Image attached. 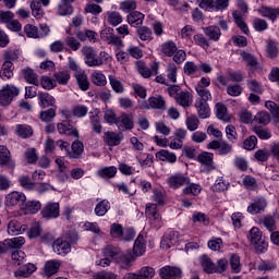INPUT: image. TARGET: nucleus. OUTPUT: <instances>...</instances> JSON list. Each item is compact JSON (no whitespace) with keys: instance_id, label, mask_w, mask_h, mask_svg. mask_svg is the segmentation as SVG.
I'll return each mask as SVG.
<instances>
[{"instance_id":"1","label":"nucleus","mask_w":279,"mask_h":279,"mask_svg":"<svg viewBox=\"0 0 279 279\" xmlns=\"http://www.w3.org/2000/svg\"><path fill=\"white\" fill-rule=\"evenodd\" d=\"M81 53L84 57V63L86 66L97 68L104 66V64L108 63V52L106 51H100L99 54H97L95 48L90 46H84L81 49Z\"/></svg>"},{"instance_id":"2","label":"nucleus","mask_w":279,"mask_h":279,"mask_svg":"<svg viewBox=\"0 0 279 279\" xmlns=\"http://www.w3.org/2000/svg\"><path fill=\"white\" fill-rule=\"evenodd\" d=\"M140 108L142 110H167V101H165V98L159 96H151L147 100H144L140 104Z\"/></svg>"},{"instance_id":"3","label":"nucleus","mask_w":279,"mask_h":279,"mask_svg":"<svg viewBox=\"0 0 279 279\" xmlns=\"http://www.w3.org/2000/svg\"><path fill=\"white\" fill-rule=\"evenodd\" d=\"M100 38L104 43L112 45L113 47H117V49H121L123 47V40L114 34V28L112 27H106L102 29L100 32Z\"/></svg>"},{"instance_id":"4","label":"nucleus","mask_w":279,"mask_h":279,"mask_svg":"<svg viewBox=\"0 0 279 279\" xmlns=\"http://www.w3.org/2000/svg\"><path fill=\"white\" fill-rule=\"evenodd\" d=\"M167 184L170 189H173V191H178V189L191 184V178L182 173H174L167 179Z\"/></svg>"},{"instance_id":"5","label":"nucleus","mask_w":279,"mask_h":279,"mask_svg":"<svg viewBox=\"0 0 279 279\" xmlns=\"http://www.w3.org/2000/svg\"><path fill=\"white\" fill-rule=\"evenodd\" d=\"M25 202H27V197L22 192H11L5 196L4 204L5 206L14 207L19 206L20 208H23L25 205Z\"/></svg>"},{"instance_id":"6","label":"nucleus","mask_w":279,"mask_h":279,"mask_svg":"<svg viewBox=\"0 0 279 279\" xmlns=\"http://www.w3.org/2000/svg\"><path fill=\"white\" fill-rule=\"evenodd\" d=\"M19 88L13 85H7L3 89L0 90V104L1 106H10L14 97H17Z\"/></svg>"},{"instance_id":"7","label":"nucleus","mask_w":279,"mask_h":279,"mask_svg":"<svg viewBox=\"0 0 279 279\" xmlns=\"http://www.w3.org/2000/svg\"><path fill=\"white\" fill-rule=\"evenodd\" d=\"M57 130L59 134H63L64 136H73L74 138H80V132L69 120H63L62 122L57 124Z\"/></svg>"},{"instance_id":"8","label":"nucleus","mask_w":279,"mask_h":279,"mask_svg":"<svg viewBox=\"0 0 279 279\" xmlns=\"http://www.w3.org/2000/svg\"><path fill=\"white\" fill-rule=\"evenodd\" d=\"M41 217L44 219H58L60 217V203H47L41 209Z\"/></svg>"},{"instance_id":"9","label":"nucleus","mask_w":279,"mask_h":279,"mask_svg":"<svg viewBox=\"0 0 279 279\" xmlns=\"http://www.w3.org/2000/svg\"><path fill=\"white\" fill-rule=\"evenodd\" d=\"M159 276L161 279H178L182 276V270L173 266H165L160 268Z\"/></svg>"},{"instance_id":"10","label":"nucleus","mask_w":279,"mask_h":279,"mask_svg":"<svg viewBox=\"0 0 279 279\" xmlns=\"http://www.w3.org/2000/svg\"><path fill=\"white\" fill-rule=\"evenodd\" d=\"M116 125L117 128H119V130H122L123 132L128 130H134V117L128 113H122L118 118V122Z\"/></svg>"},{"instance_id":"11","label":"nucleus","mask_w":279,"mask_h":279,"mask_svg":"<svg viewBox=\"0 0 279 279\" xmlns=\"http://www.w3.org/2000/svg\"><path fill=\"white\" fill-rule=\"evenodd\" d=\"M104 141L108 147H117L118 145H121V141H123V133L108 131L104 135Z\"/></svg>"},{"instance_id":"12","label":"nucleus","mask_w":279,"mask_h":279,"mask_svg":"<svg viewBox=\"0 0 279 279\" xmlns=\"http://www.w3.org/2000/svg\"><path fill=\"white\" fill-rule=\"evenodd\" d=\"M265 208H267V199H265V197H257L247 207V213H250V215H258V213H263Z\"/></svg>"},{"instance_id":"13","label":"nucleus","mask_w":279,"mask_h":279,"mask_svg":"<svg viewBox=\"0 0 279 279\" xmlns=\"http://www.w3.org/2000/svg\"><path fill=\"white\" fill-rule=\"evenodd\" d=\"M0 167H8V169H14L15 167L12 157H10V150L3 145L0 146Z\"/></svg>"},{"instance_id":"14","label":"nucleus","mask_w":279,"mask_h":279,"mask_svg":"<svg viewBox=\"0 0 279 279\" xmlns=\"http://www.w3.org/2000/svg\"><path fill=\"white\" fill-rule=\"evenodd\" d=\"M155 158L161 162H169L170 165L178 162V156H175V153L169 151L167 149H160L157 151Z\"/></svg>"},{"instance_id":"15","label":"nucleus","mask_w":279,"mask_h":279,"mask_svg":"<svg viewBox=\"0 0 279 279\" xmlns=\"http://www.w3.org/2000/svg\"><path fill=\"white\" fill-rule=\"evenodd\" d=\"M126 21L131 27H137L138 29L143 25V21H145V14L140 11H133L128 15Z\"/></svg>"},{"instance_id":"16","label":"nucleus","mask_w":279,"mask_h":279,"mask_svg":"<svg viewBox=\"0 0 279 279\" xmlns=\"http://www.w3.org/2000/svg\"><path fill=\"white\" fill-rule=\"evenodd\" d=\"M205 36H207L208 40H213V43H219V38H221V28L216 25H210L203 28Z\"/></svg>"},{"instance_id":"17","label":"nucleus","mask_w":279,"mask_h":279,"mask_svg":"<svg viewBox=\"0 0 279 279\" xmlns=\"http://www.w3.org/2000/svg\"><path fill=\"white\" fill-rule=\"evenodd\" d=\"M137 71L141 73L144 77H151V75H158V64H154L151 66V70L147 68L145 62L143 61H137L136 62Z\"/></svg>"},{"instance_id":"18","label":"nucleus","mask_w":279,"mask_h":279,"mask_svg":"<svg viewBox=\"0 0 279 279\" xmlns=\"http://www.w3.org/2000/svg\"><path fill=\"white\" fill-rule=\"evenodd\" d=\"M102 254L106 258H109L117 263V259L121 258L122 251L118 246L107 245L102 248Z\"/></svg>"},{"instance_id":"19","label":"nucleus","mask_w":279,"mask_h":279,"mask_svg":"<svg viewBox=\"0 0 279 279\" xmlns=\"http://www.w3.org/2000/svg\"><path fill=\"white\" fill-rule=\"evenodd\" d=\"M40 108H49L56 106V98L49 93L39 92L37 94Z\"/></svg>"},{"instance_id":"20","label":"nucleus","mask_w":279,"mask_h":279,"mask_svg":"<svg viewBox=\"0 0 279 279\" xmlns=\"http://www.w3.org/2000/svg\"><path fill=\"white\" fill-rule=\"evenodd\" d=\"M34 271H36V265L34 264H25L22 267H20L15 272L14 276L15 278H29V276H32V274H34Z\"/></svg>"},{"instance_id":"21","label":"nucleus","mask_w":279,"mask_h":279,"mask_svg":"<svg viewBox=\"0 0 279 279\" xmlns=\"http://www.w3.org/2000/svg\"><path fill=\"white\" fill-rule=\"evenodd\" d=\"M22 76L28 84H33V86H40V82L38 81V74L34 72L31 68H24L21 71Z\"/></svg>"},{"instance_id":"22","label":"nucleus","mask_w":279,"mask_h":279,"mask_svg":"<svg viewBox=\"0 0 279 279\" xmlns=\"http://www.w3.org/2000/svg\"><path fill=\"white\" fill-rule=\"evenodd\" d=\"M145 250H147V245L145 244V236L143 233H140L133 245V253L135 256H143L145 254Z\"/></svg>"},{"instance_id":"23","label":"nucleus","mask_w":279,"mask_h":279,"mask_svg":"<svg viewBox=\"0 0 279 279\" xmlns=\"http://www.w3.org/2000/svg\"><path fill=\"white\" fill-rule=\"evenodd\" d=\"M72 153H68V156L72 159H78L82 158V155L84 154V143H82L80 140H75L71 145Z\"/></svg>"},{"instance_id":"24","label":"nucleus","mask_w":279,"mask_h":279,"mask_svg":"<svg viewBox=\"0 0 279 279\" xmlns=\"http://www.w3.org/2000/svg\"><path fill=\"white\" fill-rule=\"evenodd\" d=\"M52 248L56 254H59V255L69 254L71 250V244H69V242L62 239H58L53 242Z\"/></svg>"},{"instance_id":"25","label":"nucleus","mask_w":279,"mask_h":279,"mask_svg":"<svg viewBox=\"0 0 279 279\" xmlns=\"http://www.w3.org/2000/svg\"><path fill=\"white\" fill-rule=\"evenodd\" d=\"M0 77L4 81L14 77V63L4 61L0 70Z\"/></svg>"},{"instance_id":"26","label":"nucleus","mask_w":279,"mask_h":279,"mask_svg":"<svg viewBox=\"0 0 279 279\" xmlns=\"http://www.w3.org/2000/svg\"><path fill=\"white\" fill-rule=\"evenodd\" d=\"M195 90L199 96V98L196 99L195 102L208 104V101L213 99V95L210 94V90L206 89V87H204L203 85H196Z\"/></svg>"},{"instance_id":"27","label":"nucleus","mask_w":279,"mask_h":279,"mask_svg":"<svg viewBox=\"0 0 279 279\" xmlns=\"http://www.w3.org/2000/svg\"><path fill=\"white\" fill-rule=\"evenodd\" d=\"M175 243H178V232L175 231L168 232L161 240V246L166 247V250L173 247Z\"/></svg>"},{"instance_id":"28","label":"nucleus","mask_w":279,"mask_h":279,"mask_svg":"<svg viewBox=\"0 0 279 279\" xmlns=\"http://www.w3.org/2000/svg\"><path fill=\"white\" fill-rule=\"evenodd\" d=\"M233 21L235 25L241 29L243 34L248 35L250 34V28L247 27V24L245 21H243V15L241 14L240 11H233L232 12Z\"/></svg>"},{"instance_id":"29","label":"nucleus","mask_w":279,"mask_h":279,"mask_svg":"<svg viewBox=\"0 0 279 279\" xmlns=\"http://www.w3.org/2000/svg\"><path fill=\"white\" fill-rule=\"evenodd\" d=\"M41 206L43 205L38 201H28L24 203L22 210H24L25 215H36V213L40 210Z\"/></svg>"},{"instance_id":"30","label":"nucleus","mask_w":279,"mask_h":279,"mask_svg":"<svg viewBox=\"0 0 279 279\" xmlns=\"http://www.w3.org/2000/svg\"><path fill=\"white\" fill-rule=\"evenodd\" d=\"M136 34L140 40H143L144 43L154 40V33L151 32V28L147 26H140L136 31Z\"/></svg>"},{"instance_id":"31","label":"nucleus","mask_w":279,"mask_h":279,"mask_svg":"<svg viewBox=\"0 0 279 279\" xmlns=\"http://www.w3.org/2000/svg\"><path fill=\"white\" fill-rule=\"evenodd\" d=\"M25 227L19 223V220L13 219L8 223V234L11 236H16L19 234H23Z\"/></svg>"},{"instance_id":"32","label":"nucleus","mask_w":279,"mask_h":279,"mask_svg":"<svg viewBox=\"0 0 279 279\" xmlns=\"http://www.w3.org/2000/svg\"><path fill=\"white\" fill-rule=\"evenodd\" d=\"M15 133L20 138H32L34 136V130L27 124H17Z\"/></svg>"},{"instance_id":"33","label":"nucleus","mask_w":279,"mask_h":279,"mask_svg":"<svg viewBox=\"0 0 279 279\" xmlns=\"http://www.w3.org/2000/svg\"><path fill=\"white\" fill-rule=\"evenodd\" d=\"M213 153L206 151L197 156L198 162H201V165H205V167H207V171H213V169H215V166H213Z\"/></svg>"},{"instance_id":"34","label":"nucleus","mask_w":279,"mask_h":279,"mask_svg":"<svg viewBox=\"0 0 279 279\" xmlns=\"http://www.w3.org/2000/svg\"><path fill=\"white\" fill-rule=\"evenodd\" d=\"M107 23L109 25H112V27H117L118 25H121L123 23V16L117 11H108Z\"/></svg>"},{"instance_id":"35","label":"nucleus","mask_w":279,"mask_h":279,"mask_svg":"<svg viewBox=\"0 0 279 279\" xmlns=\"http://www.w3.org/2000/svg\"><path fill=\"white\" fill-rule=\"evenodd\" d=\"M109 84L117 95H123L125 93V87L123 86V83L117 78L114 75H109L108 76Z\"/></svg>"},{"instance_id":"36","label":"nucleus","mask_w":279,"mask_h":279,"mask_svg":"<svg viewBox=\"0 0 279 279\" xmlns=\"http://www.w3.org/2000/svg\"><path fill=\"white\" fill-rule=\"evenodd\" d=\"M75 77L78 84V88H81L84 92L90 88V83L88 82V75L86 74V72H76Z\"/></svg>"},{"instance_id":"37","label":"nucleus","mask_w":279,"mask_h":279,"mask_svg":"<svg viewBox=\"0 0 279 279\" xmlns=\"http://www.w3.org/2000/svg\"><path fill=\"white\" fill-rule=\"evenodd\" d=\"M216 117L220 121H225V123H228L230 121V116L228 114V107L221 102L216 104Z\"/></svg>"},{"instance_id":"38","label":"nucleus","mask_w":279,"mask_h":279,"mask_svg":"<svg viewBox=\"0 0 279 279\" xmlns=\"http://www.w3.org/2000/svg\"><path fill=\"white\" fill-rule=\"evenodd\" d=\"M59 269H60V262L52 259V260H48L45 264L44 271L46 276L51 277L53 276V274H58Z\"/></svg>"},{"instance_id":"39","label":"nucleus","mask_w":279,"mask_h":279,"mask_svg":"<svg viewBox=\"0 0 279 279\" xmlns=\"http://www.w3.org/2000/svg\"><path fill=\"white\" fill-rule=\"evenodd\" d=\"M259 14H262V16L269 19L270 21H276V19H278L279 16V9H271L269 7H262L259 9Z\"/></svg>"},{"instance_id":"40","label":"nucleus","mask_w":279,"mask_h":279,"mask_svg":"<svg viewBox=\"0 0 279 279\" xmlns=\"http://www.w3.org/2000/svg\"><path fill=\"white\" fill-rule=\"evenodd\" d=\"M195 108L199 119H208V117H210V107L208 106V102H195Z\"/></svg>"},{"instance_id":"41","label":"nucleus","mask_w":279,"mask_h":279,"mask_svg":"<svg viewBox=\"0 0 279 279\" xmlns=\"http://www.w3.org/2000/svg\"><path fill=\"white\" fill-rule=\"evenodd\" d=\"M108 210H110V202L102 199L96 205L94 213L97 217H104Z\"/></svg>"},{"instance_id":"42","label":"nucleus","mask_w":279,"mask_h":279,"mask_svg":"<svg viewBox=\"0 0 279 279\" xmlns=\"http://www.w3.org/2000/svg\"><path fill=\"white\" fill-rule=\"evenodd\" d=\"M89 123L93 132L95 134H101V131L104 130V126L101 125V119L99 118V114H92L89 117Z\"/></svg>"},{"instance_id":"43","label":"nucleus","mask_w":279,"mask_h":279,"mask_svg":"<svg viewBox=\"0 0 279 279\" xmlns=\"http://www.w3.org/2000/svg\"><path fill=\"white\" fill-rule=\"evenodd\" d=\"M201 265L206 274H215V263L210 260L208 255L201 256Z\"/></svg>"},{"instance_id":"44","label":"nucleus","mask_w":279,"mask_h":279,"mask_svg":"<svg viewBox=\"0 0 279 279\" xmlns=\"http://www.w3.org/2000/svg\"><path fill=\"white\" fill-rule=\"evenodd\" d=\"M98 175L99 178H102L104 180H110L117 175V167L110 166V167H105L100 170H98Z\"/></svg>"},{"instance_id":"45","label":"nucleus","mask_w":279,"mask_h":279,"mask_svg":"<svg viewBox=\"0 0 279 279\" xmlns=\"http://www.w3.org/2000/svg\"><path fill=\"white\" fill-rule=\"evenodd\" d=\"M177 51H178V46L173 41H167L161 45V53H163V56H167L168 58H171V56H174Z\"/></svg>"},{"instance_id":"46","label":"nucleus","mask_w":279,"mask_h":279,"mask_svg":"<svg viewBox=\"0 0 279 279\" xmlns=\"http://www.w3.org/2000/svg\"><path fill=\"white\" fill-rule=\"evenodd\" d=\"M179 106L183 108H189L191 106V93L189 92H180L177 98H174Z\"/></svg>"},{"instance_id":"47","label":"nucleus","mask_w":279,"mask_h":279,"mask_svg":"<svg viewBox=\"0 0 279 279\" xmlns=\"http://www.w3.org/2000/svg\"><path fill=\"white\" fill-rule=\"evenodd\" d=\"M202 193V185L196 183H189L183 189V195H193L194 197H197Z\"/></svg>"},{"instance_id":"48","label":"nucleus","mask_w":279,"mask_h":279,"mask_svg":"<svg viewBox=\"0 0 279 279\" xmlns=\"http://www.w3.org/2000/svg\"><path fill=\"white\" fill-rule=\"evenodd\" d=\"M133 262L134 257L132 255H125L123 253H121L120 257L116 259V263H119L121 269H130Z\"/></svg>"},{"instance_id":"49","label":"nucleus","mask_w":279,"mask_h":279,"mask_svg":"<svg viewBox=\"0 0 279 279\" xmlns=\"http://www.w3.org/2000/svg\"><path fill=\"white\" fill-rule=\"evenodd\" d=\"M4 241L8 250H10V247L13 250H17L19 247H23V245H25V238L23 236L12 238Z\"/></svg>"},{"instance_id":"50","label":"nucleus","mask_w":279,"mask_h":279,"mask_svg":"<svg viewBox=\"0 0 279 279\" xmlns=\"http://www.w3.org/2000/svg\"><path fill=\"white\" fill-rule=\"evenodd\" d=\"M54 82H58L61 86H66L69 84V80H71V74L66 71L56 72L53 74Z\"/></svg>"},{"instance_id":"51","label":"nucleus","mask_w":279,"mask_h":279,"mask_svg":"<svg viewBox=\"0 0 279 279\" xmlns=\"http://www.w3.org/2000/svg\"><path fill=\"white\" fill-rule=\"evenodd\" d=\"M92 82L95 84V86H106L108 84V81L106 80V75L99 71H95L90 75Z\"/></svg>"},{"instance_id":"52","label":"nucleus","mask_w":279,"mask_h":279,"mask_svg":"<svg viewBox=\"0 0 279 279\" xmlns=\"http://www.w3.org/2000/svg\"><path fill=\"white\" fill-rule=\"evenodd\" d=\"M167 77L169 82L175 84L178 82V65L174 63H169L166 69Z\"/></svg>"},{"instance_id":"53","label":"nucleus","mask_w":279,"mask_h":279,"mask_svg":"<svg viewBox=\"0 0 279 279\" xmlns=\"http://www.w3.org/2000/svg\"><path fill=\"white\" fill-rule=\"evenodd\" d=\"M137 274L140 275L141 279H154L156 276V269L150 266H144L137 271Z\"/></svg>"},{"instance_id":"54","label":"nucleus","mask_w":279,"mask_h":279,"mask_svg":"<svg viewBox=\"0 0 279 279\" xmlns=\"http://www.w3.org/2000/svg\"><path fill=\"white\" fill-rule=\"evenodd\" d=\"M193 41L197 47H202V49H208V47H210V40L206 38L204 34L194 35Z\"/></svg>"},{"instance_id":"55","label":"nucleus","mask_w":279,"mask_h":279,"mask_svg":"<svg viewBox=\"0 0 279 279\" xmlns=\"http://www.w3.org/2000/svg\"><path fill=\"white\" fill-rule=\"evenodd\" d=\"M229 182H226L223 177H220L216 180L215 184L211 186L213 191L216 193H223V191H228Z\"/></svg>"},{"instance_id":"56","label":"nucleus","mask_w":279,"mask_h":279,"mask_svg":"<svg viewBox=\"0 0 279 279\" xmlns=\"http://www.w3.org/2000/svg\"><path fill=\"white\" fill-rule=\"evenodd\" d=\"M267 110H269L270 114H272L274 120L276 123L279 122V106L275 101L268 100L265 104Z\"/></svg>"},{"instance_id":"57","label":"nucleus","mask_w":279,"mask_h":279,"mask_svg":"<svg viewBox=\"0 0 279 279\" xmlns=\"http://www.w3.org/2000/svg\"><path fill=\"white\" fill-rule=\"evenodd\" d=\"M248 240L251 241L252 245L255 243H259V241H263V232L260 229L253 227L250 230Z\"/></svg>"},{"instance_id":"58","label":"nucleus","mask_w":279,"mask_h":279,"mask_svg":"<svg viewBox=\"0 0 279 279\" xmlns=\"http://www.w3.org/2000/svg\"><path fill=\"white\" fill-rule=\"evenodd\" d=\"M110 236L112 239H123V226L113 222L110 227Z\"/></svg>"},{"instance_id":"59","label":"nucleus","mask_w":279,"mask_h":279,"mask_svg":"<svg viewBox=\"0 0 279 279\" xmlns=\"http://www.w3.org/2000/svg\"><path fill=\"white\" fill-rule=\"evenodd\" d=\"M104 119L108 125H117L119 118H117V112L112 109H107L104 114Z\"/></svg>"},{"instance_id":"60","label":"nucleus","mask_w":279,"mask_h":279,"mask_svg":"<svg viewBox=\"0 0 279 279\" xmlns=\"http://www.w3.org/2000/svg\"><path fill=\"white\" fill-rule=\"evenodd\" d=\"M72 114L77 119H83V117H86L88 114V107L84 105H76L72 109Z\"/></svg>"},{"instance_id":"61","label":"nucleus","mask_w":279,"mask_h":279,"mask_svg":"<svg viewBox=\"0 0 279 279\" xmlns=\"http://www.w3.org/2000/svg\"><path fill=\"white\" fill-rule=\"evenodd\" d=\"M230 267L233 274L241 272V257L236 254L231 255L230 257Z\"/></svg>"},{"instance_id":"62","label":"nucleus","mask_w":279,"mask_h":279,"mask_svg":"<svg viewBox=\"0 0 279 279\" xmlns=\"http://www.w3.org/2000/svg\"><path fill=\"white\" fill-rule=\"evenodd\" d=\"M266 51L268 54V58H278V43L274 40H269L267 46H266Z\"/></svg>"},{"instance_id":"63","label":"nucleus","mask_w":279,"mask_h":279,"mask_svg":"<svg viewBox=\"0 0 279 279\" xmlns=\"http://www.w3.org/2000/svg\"><path fill=\"white\" fill-rule=\"evenodd\" d=\"M40 86L45 90H53V88H56L57 84H56V81H53V78H51L49 76H41Z\"/></svg>"},{"instance_id":"64","label":"nucleus","mask_w":279,"mask_h":279,"mask_svg":"<svg viewBox=\"0 0 279 279\" xmlns=\"http://www.w3.org/2000/svg\"><path fill=\"white\" fill-rule=\"evenodd\" d=\"M277 265L276 263L271 262V260H262L258 266H257V270L258 271H274V269H276Z\"/></svg>"}]
</instances>
